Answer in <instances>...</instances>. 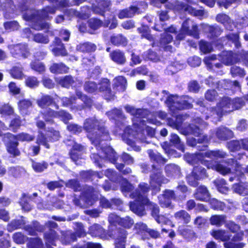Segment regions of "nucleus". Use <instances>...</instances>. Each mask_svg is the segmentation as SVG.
I'll use <instances>...</instances> for the list:
<instances>
[{
	"label": "nucleus",
	"mask_w": 248,
	"mask_h": 248,
	"mask_svg": "<svg viewBox=\"0 0 248 248\" xmlns=\"http://www.w3.org/2000/svg\"><path fill=\"white\" fill-rule=\"evenodd\" d=\"M98 86V91L105 92V96L106 99L111 100L113 98L114 95L111 93L109 88V82L108 79H103Z\"/></svg>",
	"instance_id": "nucleus-23"
},
{
	"label": "nucleus",
	"mask_w": 248,
	"mask_h": 248,
	"mask_svg": "<svg viewBox=\"0 0 248 248\" xmlns=\"http://www.w3.org/2000/svg\"><path fill=\"white\" fill-rule=\"evenodd\" d=\"M105 175L110 180L113 182H117L121 178L119 177L116 172L112 170L108 169L105 171Z\"/></svg>",
	"instance_id": "nucleus-64"
},
{
	"label": "nucleus",
	"mask_w": 248,
	"mask_h": 248,
	"mask_svg": "<svg viewBox=\"0 0 248 248\" xmlns=\"http://www.w3.org/2000/svg\"><path fill=\"white\" fill-rule=\"evenodd\" d=\"M43 118L46 122L52 123V118L59 117L65 123L72 119V116L69 113L61 110L59 111H55L51 108L47 109L44 112L42 113Z\"/></svg>",
	"instance_id": "nucleus-13"
},
{
	"label": "nucleus",
	"mask_w": 248,
	"mask_h": 248,
	"mask_svg": "<svg viewBox=\"0 0 248 248\" xmlns=\"http://www.w3.org/2000/svg\"><path fill=\"white\" fill-rule=\"evenodd\" d=\"M170 141L175 144L179 150L183 152L184 151V145L181 143L180 139L177 135L172 134L171 135Z\"/></svg>",
	"instance_id": "nucleus-61"
},
{
	"label": "nucleus",
	"mask_w": 248,
	"mask_h": 248,
	"mask_svg": "<svg viewBox=\"0 0 248 248\" xmlns=\"http://www.w3.org/2000/svg\"><path fill=\"white\" fill-rule=\"evenodd\" d=\"M57 82L63 87L69 88L74 83V79L71 76H66L56 79Z\"/></svg>",
	"instance_id": "nucleus-43"
},
{
	"label": "nucleus",
	"mask_w": 248,
	"mask_h": 248,
	"mask_svg": "<svg viewBox=\"0 0 248 248\" xmlns=\"http://www.w3.org/2000/svg\"><path fill=\"white\" fill-rule=\"evenodd\" d=\"M210 194L204 186H200L197 189V191L194 195L195 198L200 201L207 202L209 200Z\"/></svg>",
	"instance_id": "nucleus-28"
},
{
	"label": "nucleus",
	"mask_w": 248,
	"mask_h": 248,
	"mask_svg": "<svg viewBox=\"0 0 248 248\" xmlns=\"http://www.w3.org/2000/svg\"><path fill=\"white\" fill-rule=\"evenodd\" d=\"M228 148L232 152L242 148L241 140H232L228 143Z\"/></svg>",
	"instance_id": "nucleus-62"
},
{
	"label": "nucleus",
	"mask_w": 248,
	"mask_h": 248,
	"mask_svg": "<svg viewBox=\"0 0 248 248\" xmlns=\"http://www.w3.org/2000/svg\"><path fill=\"white\" fill-rule=\"evenodd\" d=\"M193 174L196 175L199 179L203 178L207 176L206 170L202 167L196 166L193 170Z\"/></svg>",
	"instance_id": "nucleus-56"
},
{
	"label": "nucleus",
	"mask_w": 248,
	"mask_h": 248,
	"mask_svg": "<svg viewBox=\"0 0 248 248\" xmlns=\"http://www.w3.org/2000/svg\"><path fill=\"white\" fill-rule=\"evenodd\" d=\"M168 124L170 126L177 129L184 135L190 134L197 137L202 135V130L201 128L205 125V123L200 124L199 126L194 124H190L186 129H184L182 127V120L181 116L180 115L177 117L175 121L169 120Z\"/></svg>",
	"instance_id": "nucleus-6"
},
{
	"label": "nucleus",
	"mask_w": 248,
	"mask_h": 248,
	"mask_svg": "<svg viewBox=\"0 0 248 248\" xmlns=\"http://www.w3.org/2000/svg\"><path fill=\"white\" fill-rule=\"evenodd\" d=\"M134 186L126 179H123L121 183V191L123 194L127 196V194L133 190Z\"/></svg>",
	"instance_id": "nucleus-51"
},
{
	"label": "nucleus",
	"mask_w": 248,
	"mask_h": 248,
	"mask_svg": "<svg viewBox=\"0 0 248 248\" xmlns=\"http://www.w3.org/2000/svg\"><path fill=\"white\" fill-rule=\"evenodd\" d=\"M203 154V152L197 153L194 154H186L185 158L186 162L190 164L195 165L201 163L208 168L215 170L223 175L230 172L231 168L226 167L224 163V161L219 163L215 161L207 160L204 158Z\"/></svg>",
	"instance_id": "nucleus-4"
},
{
	"label": "nucleus",
	"mask_w": 248,
	"mask_h": 248,
	"mask_svg": "<svg viewBox=\"0 0 248 248\" xmlns=\"http://www.w3.org/2000/svg\"><path fill=\"white\" fill-rule=\"evenodd\" d=\"M165 171L169 177H177L180 175V168L175 164H169L166 166Z\"/></svg>",
	"instance_id": "nucleus-34"
},
{
	"label": "nucleus",
	"mask_w": 248,
	"mask_h": 248,
	"mask_svg": "<svg viewBox=\"0 0 248 248\" xmlns=\"http://www.w3.org/2000/svg\"><path fill=\"white\" fill-rule=\"evenodd\" d=\"M97 4L93 8L95 13L102 15L103 13L108 9L110 4L109 0H97Z\"/></svg>",
	"instance_id": "nucleus-30"
},
{
	"label": "nucleus",
	"mask_w": 248,
	"mask_h": 248,
	"mask_svg": "<svg viewBox=\"0 0 248 248\" xmlns=\"http://www.w3.org/2000/svg\"><path fill=\"white\" fill-rule=\"evenodd\" d=\"M186 35L192 36L197 39L199 38L198 26L189 19H186L183 23L176 38L177 40H182L184 39Z\"/></svg>",
	"instance_id": "nucleus-9"
},
{
	"label": "nucleus",
	"mask_w": 248,
	"mask_h": 248,
	"mask_svg": "<svg viewBox=\"0 0 248 248\" xmlns=\"http://www.w3.org/2000/svg\"><path fill=\"white\" fill-rule=\"evenodd\" d=\"M150 189L148 185L144 183H140L138 188L130 194L132 199H135L134 202L129 203L130 210L140 216L144 215V205L149 202L147 197V193Z\"/></svg>",
	"instance_id": "nucleus-3"
},
{
	"label": "nucleus",
	"mask_w": 248,
	"mask_h": 248,
	"mask_svg": "<svg viewBox=\"0 0 248 248\" xmlns=\"http://www.w3.org/2000/svg\"><path fill=\"white\" fill-rule=\"evenodd\" d=\"M37 105L41 108H46V109L43 112H41V115L42 113L44 112L47 109V107L52 104H54L56 109L59 108V106L57 105L54 101V98L48 95H45L42 96L41 98L38 99L37 101Z\"/></svg>",
	"instance_id": "nucleus-18"
},
{
	"label": "nucleus",
	"mask_w": 248,
	"mask_h": 248,
	"mask_svg": "<svg viewBox=\"0 0 248 248\" xmlns=\"http://www.w3.org/2000/svg\"><path fill=\"white\" fill-rule=\"evenodd\" d=\"M31 67L32 70L39 73H41L45 70L44 64L42 62L38 61L32 62L31 63Z\"/></svg>",
	"instance_id": "nucleus-60"
},
{
	"label": "nucleus",
	"mask_w": 248,
	"mask_h": 248,
	"mask_svg": "<svg viewBox=\"0 0 248 248\" xmlns=\"http://www.w3.org/2000/svg\"><path fill=\"white\" fill-rule=\"evenodd\" d=\"M55 9L52 7H46L42 11L30 9L23 15V18L27 21L32 22V28L35 30L47 29L49 28L48 23L44 22L43 19L49 17V14H54Z\"/></svg>",
	"instance_id": "nucleus-2"
},
{
	"label": "nucleus",
	"mask_w": 248,
	"mask_h": 248,
	"mask_svg": "<svg viewBox=\"0 0 248 248\" xmlns=\"http://www.w3.org/2000/svg\"><path fill=\"white\" fill-rule=\"evenodd\" d=\"M217 21L223 24L226 29L232 30L234 24L232 22L230 17L225 14H218L216 17Z\"/></svg>",
	"instance_id": "nucleus-31"
},
{
	"label": "nucleus",
	"mask_w": 248,
	"mask_h": 248,
	"mask_svg": "<svg viewBox=\"0 0 248 248\" xmlns=\"http://www.w3.org/2000/svg\"><path fill=\"white\" fill-rule=\"evenodd\" d=\"M15 140V136L10 133L3 135V140L6 143L7 151L14 156H18L20 154V152L17 148L18 143L14 141Z\"/></svg>",
	"instance_id": "nucleus-14"
},
{
	"label": "nucleus",
	"mask_w": 248,
	"mask_h": 248,
	"mask_svg": "<svg viewBox=\"0 0 248 248\" xmlns=\"http://www.w3.org/2000/svg\"><path fill=\"white\" fill-rule=\"evenodd\" d=\"M107 114L111 119L123 118L124 117L122 111L117 108L113 109L112 110L108 112Z\"/></svg>",
	"instance_id": "nucleus-54"
},
{
	"label": "nucleus",
	"mask_w": 248,
	"mask_h": 248,
	"mask_svg": "<svg viewBox=\"0 0 248 248\" xmlns=\"http://www.w3.org/2000/svg\"><path fill=\"white\" fill-rule=\"evenodd\" d=\"M124 109L127 113L137 117H145L148 114V111L147 109L137 108L135 107L129 105H125Z\"/></svg>",
	"instance_id": "nucleus-22"
},
{
	"label": "nucleus",
	"mask_w": 248,
	"mask_h": 248,
	"mask_svg": "<svg viewBox=\"0 0 248 248\" xmlns=\"http://www.w3.org/2000/svg\"><path fill=\"white\" fill-rule=\"evenodd\" d=\"M13 238L17 244H24L28 240V237L24 235L21 232H16L13 234Z\"/></svg>",
	"instance_id": "nucleus-59"
},
{
	"label": "nucleus",
	"mask_w": 248,
	"mask_h": 248,
	"mask_svg": "<svg viewBox=\"0 0 248 248\" xmlns=\"http://www.w3.org/2000/svg\"><path fill=\"white\" fill-rule=\"evenodd\" d=\"M233 189L235 192L242 195L248 194V183L242 182L241 181L233 186Z\"/></svg>",
	"instance_id": "nucleus-33"
},
{
	"label": "nucleus",
	"mask_w": 248,
	"mask_h": 248,
	"mask_svg": "<svg viewBox=\"0 0 248 248\" xmlns=\"http://www.w3.org/2000/svg\"><path fill=\"white\" fill-rule=\"evenodd\" d=\"M61 101L62 103V106L64 107L71 106V109L72 110H81L84 108V105H78L76 106L73 105L76 103V97L75 96H71L70 98L67 97H63L61 98Z\"/></svg>",
	"instance_id": "nucleus-26"
},
{
	"label": "nucleus",
	"mask_w": 248,
	"mask_h": 248,
	"mask_svg": "<svg viewBox=\"0 0 248 248\" xmlns=\"http://www.w3.org/2000/svg\"><path fill=\"white\" fill-rule=\"evenodd\" d=\"M218 191L223 194H226L229 190L228 187L226 186V182L223 179H217L214 181Z\"/></svg>",
	"instance_id": "nucleus-47"
},
{
	"label": "nucleus",
	"mask_w": 248,
	"mask_h": 248,
	"mask_svg": "<svg viewBox=\"0 0 248 248\" xmlns=\"http://www.w3.org/2000/svg\"><path fill=\"white\" fill-rule=\"evenodd\" d=\"M158 0L161 3H164L165 2L168 1V4L166 5V6L167 8L170 9H172L176 11L184 10L195 16H199L202 15V11L196 10L191 6L181 3L176 0Z\"/></svg>",
	"instance_id": "nucleus-11"
},
{
	"label": "nucleus",
	"mask_w": 248,
	"mask_h": 248,
	"mask_svg": "<svg viewBox=\"0 0 248 248\" xmlns=\"http://www.w3.org/2000/svg\"><path fill=\"white\" fill-rule=\"evenodd\" d=\"M115 248H125L126 231L124 229L118 230L115 232Z\"/></svg>",
	"instance_id": "nucleus-19"
},
{
	"label": "nucleus",
	"mask_w": 248,
	"mask_h": 248,
	"mask_svg": "<svg viewBox=\"0 0 248 248\" xmlns=\"http://www.w3.org/2000/svg\"><path fill=\"white\" fill-rule=\"evenodd\" d=\"M29 248H43V244L42 240L38 238H34L31 239L28 244Z\"/></svg>",
	"instance_id": "nucleus-63"
},
{
	"label": "nucleus",
	"mask_w": 248,
	"mask_h": 248,
	"mask_svg": "<svg viewBox=\"0 0 248 248\" xmlns=\"http://www.w3.org/2000/svg\"><path fill=\"white\" fill-rule=\"evenodd\" d=\"M211 234L216 239L225 242L230 240L231 237V235L228 232L222 230H213L211 232Z\"/></svg>",
	"instance_id": "nucleus-27"
},
{
	"label": "nucleus",
	"mask_w": 248,
	"mask_h": 248,
	"mask_svg": "<svg viewBox=\"0 0 248 248\" xmlns=\"http://www.w3.org/2000/svg\"><path fill=\"white\" fill-rule=\"evenodd\" d=\"M167 182L168 180L163 176L160 172H158L151 176V186L155 189L156 192L160 191L159 186L161 183H166Z\"/></svg>",
	"instance_id": "nucleus-17"
},
{
	"label": "nucleus",
	"mask_w": 248,
	"mask_h": 248,
	"mask_svg": "<svg viewBox=\"0 0 248 248\" xmlns=\"http://www.w3.org/2000/svg\"><path fill=\"white\" fill-rule=\"evenodd\" d=\"M77 96L81 101H82L85 105L87 107H90L92 104V100L91 98L88 97L85 94H83L81 92L77 90L76 92Z\"/></svg>",
	"instance_id": "nucleus-57"
},
{
	"label": "nucleus",
	"mask_w": 248,
	"mask_h": 248,
	"mask_svg": "<svg viewBox=\"0 0 248 248\" xmlns=\"http://www.w3.org/2000/svg\"><path fill=\"white\" fill-rule=\"evenodd\" d=\"M53 45L55 47L52 49V51L55 56H66L67 54V51L65 48L63 44L62 43L60 38L56 37L53 42Z\"/></svg>",
	"instance_id": "nucleus-20"
},
{
	"label": "nucleus",
	"mask_w": 248,
	"mask_h": 248,
	"mask_svg": "<svg viewBox=\"0 0 248 248\" xmlns=\"http://www.w3.org/2000/svg\"><path fill=\"white\" fill-rule=\"evenodd\" d=\"M225 165L226 167H230L231 170L233 168L237 176L230 177L229 180L231 182H232L235 179L237 178V180L240 179H243L244 177V173H248V165L246 168H243L240 164L237 163V161L234 159L230 158L224 161ZM231 172L230 171V173ZM229 174V173H228Z\"/></svg>",
	"instance_id": "nucleus-12"
},
{
	"label": "nucleus",
	"mask_w": 248,
	"mask_h": 248,
	"mask_svg": "<svg viewBox=\"0 0 248 248\" xmlns=\"http://www.w3.org/2000/svg\"><path fill=\"white\" fill-rule=\"evenodd\" d=\"M98 198V192L93 187L86 186L83 188L81 199L85 202V205H82L78 200H75L74 203L80 207L88 206L93 205Z\"/></svg>",
	"instance_id": "nucleus-10"
},
{
	"label": "nucleus",
	"mask_w": 248,
	"mask_h": 248,
	"mask_svg": "<svg viewBox=\"0 0 248 248\" xmlns=\"http://www.w3.org/2000/svg\"><path fill=\"white\" fill-rule=\"evenodd\" d=\"M102 152L104 154V157L108 159L111 162L115 163L116 161V153L113 149L108 146L105 148H101Z\"/></svg>",
	"instance_id": "nucleus-36"
},
{
	"label": "nucleus",
	"mask_w": 248,
	"mask_h": 248,
	"mask_svg": "<svg viewBox=\"0 0 248 248\" xmlns=\"http://www.w3.org/2000/svg\"><path fill=\"white\" fill-rule=\"evenodd\" d=\"M76 49L82 52H90L95 50L96 46L92 43L86 42L78 45Z\"/></svg>",
	"instance_id": "nucleus-40"
},
{
	"label": "nucleus",
	"mask_w": 248,
	"mask_h": 248,
	"mask_svg": "<svg viewBox=\"0 0 248 248\" xmlns=\"http://www.w3.org/2000/svg\"><path fill=\"white\" fill-rule=\"evenodd\" d=\"M244 105L245 102L242 98L237 97L232 99L225 97L217 105L213 114L216 113L218 117L220 118L223 115L241 108Z\"/></svg>",
	"instance_id": "nucleus-5"
},
{
	"label": "nucleus",
	"mask_w": 248,
	"mask_h": 248,
	"mask_svg": "<svg viewBox=\"0 0 248 248\" xmlns=\"http://www.w3.org/2000/svg\"><path fill=\"white\" fill-rule=\"evenodd\" d=\"M32 167L33 169L37 172H42L47 167V164L44 162H37L32 161Z\"/></svg>",
	"instance_id": "nucleus-58"
},
{
	"label": "nucleus",
	"mask_w": 248,
	"mask_h": 248,
	"mask_svg": "<svg viewBox=\"0 0 248 248\" xmlns=\"http://www.w3.org/2000/svg\"><path fill=\"white\" fill-rule=\"evenodd\" d=\"M18 106L21 113L26 114L28 109L32 106V103L29 100L23 99L19 101Z\"/></svg>",
	"instance_id": "nucleus-46"
},
{
	"label": "nucleus",
	"mask_w": 248,
	"mask_h": 248,
	"mask_svg": "<svg viewBox=\"0 0 248 248\" xmlns=\"http://www.w3.org/2000/svg\"><path fill=\"white\" fill-rule=\"evenodd\" d=\"M216 59V55H212L211 56L206 57L204 60L203 62L205 63V64L207 65V66L209 68H212L213 67V64L215 65V66L217 68H220L222 66V64L220 63H213L212 61Z\"/></svg>",
	"instance_id": "nucleus-55"
},
{
	"label": "nucleus",
	"mask_w": 248,
	"mask_h": 248,
	"mask_svg": "<svg viewBox=\"0 0 248 248\" xmlns=\"http://www.w3.org/2000/svg\"><path fill=\"white\" fill-rule=\"evenodd\" d=\"M110 40L111 43L115 46L125 45L127 42L126 39L121 34L112 36Z\"/></svg>",
	"instance_id": "nucleus-48"
},
{
	"label": "nucleus",
	"mask_w": 248,
	"mask_h": 248,
	"mask_svg": "<svg viewBox=\"0 0 248 248\" xmlns=\"http://www.w3.org/2000/svg\"><path fill=\"white\" fill-rule=\"evenodd\" d=\"M83 150V147L78 144H75L71 152L70 153L71 159L75 162L79 159L81 158V152Z\"/></svg>",
	"instance_id": "nucleus-32"
},
{
	"label": "nucleus",
	"mask_w": 248,
	"mask_h": 248,
	"mask_svg": "<svg viewBox=\"0 0 248 248\" xmlns=\"http://www.w3.org/2000/svg\"><path fill=\"white\" fill-rule=\"evenodd\" d=\"M159 203L161 207L165 208H173L171 200L175 199V195L173 191L166 190L163 193L158 197Z\"/></svg>",
	"instance_id": "nucleus-15"
},
{
	"label": "nucleus",
	"mask_w": 248,
	"mask_h": 248,
	"mask_svg": "<svg viewBox=\"0 0 248 248\" xmlns=\"http://www.w3.org/2000/svg\"><path fill=\"white\" fill-rule=\"evenodd\" d=\"M222 61L226 65H230L236 62V60L233 53L229 51L223 53Z\"/></svg>",
	"instance_id": "nucleus-42"
},
{
	"label": "nucleus",
	"mask_w": 248,
	"mask_h": 248,
	"mask_svg": "<svg viewBox=\"0 0 248 248\" xmlns=\"http://www.w3.org/2000/svg\"><path fill=\"white\" fill-rule=\"evenodd\" d=\"M8 48L11 54L15 58L22 57L26 58L30 55L27 46L25 44L10 45L8 46Z\"/></svg>",
	"instance_id": "nucleus-16"
},
{
	"label": "nucleus",
	"mask_w": 248,
	"mask_h": 248,
	"mask_svg": "<svg viewBox=\"0 0 248 248\" xmlns=\"http://www.w3.org/2000/svg\"><path fill=\"white\" fill-rule=\"evenodd\" d=\"M226 218V217L224 215H214L211 217L210 221L212 225L220 227L225 223Z\"/></svg>",
	"instance_id": "nucleus-45"
},
{
	"label": "nucleus",
	"mask_w": 248,
	"mask_h": 248,
	"mask_svg": "<svg viewBox=\"0 0 248 248\" xmlns=\"http://www.w3.org/2000/svg\"><path fill=\"white\" fill-rule=\"evenodd\" d=\"M209 201L211 207L216 210H224L225 209V204L223 202L218 201L215 198L210 199Z\"/></svg>",
	"instance_id": "nucleus-49"
},
{
	"label": "nucleus",
	"mask_w": 248,
	"mask_h": 248,
	"mask_svg": "<svg viewBox=\"0 0 248 248\" xmlns=\"http://www.w3.org/2000/svg\"><path fill=\"white\" fill-rule=\"evenodd\" d=\"M243 235L241 233L235 234L231 241L225 242L224 246L226 248H243L245 244L243 243H236V242L241 241L242 239Z\"/></svg>",
	"instance_id": "nucleus-21"
},
{
	"label": "nucleus",
	"mask_w": 248,
	"mask_h": 248,
	"mask_svg": "<svg viewBox=\"0 0 248 248\" xmlns=\"http://www.w3.org/2000/svg\"><path fill=\"white\" fill-rule=\"evenodd\" d=\"M111 59L118 64H124L126 62V58L123 52L116 50L110 53Z\"/></svg>",
	"instance_id": "nucleus-29"
},
{
	"label": "nucleus",
	"mask_w": 248,
	"mask_h": 248,
	"mask_svg": "<svg viewBox=\"0 0 248 248\" xmlns=\"http://www.w3.org/2000/svg\"><path fill=\"white\" fill-rule=\"evenodd\" d=\"M174 217L176 220L183 221L184 223H188L191 219L190 215L185 210H181L174 214Z\"/></svg>",
	"instance_id": "nucleus-35"
},
{
	"label": "nucleus",
	"mask_w": 248,
	"mask_h": 248,
	"mask_svg": "<svg viewBox=\"0 0 248 248\" xmlns=\"http://www.w3.org/2000/svg\"><path fill=\"white\" fill-rule=\"evenodd\" d=\"M114 85L116 87H120V90L124 91L126 88L127 81L124 77L119 76L114 79Z\"/></svg>",
	"instance_id": "nucleus-50"
},
{
	"label": "nucleus",
	"mask_w": 248,
	"mask_h": 248,
	"mask_svg": "<svg viewBox=\"0 0 248 248\" xmlns=\"http://www.w3.org/2000/svg\"><path fill=\"white\" fill-rule=\"evenodd\" d=\"M89 233L93 237H102L104 235L105 231L100 225L94 224L90 227Z\"/></svg>",
	"instance_id": "nucleus-37"
},
{
	"label": "nucleus",
	"mask_w": 248,
	"mask_h": 248,
	"mask_svg": "<svg viewBox=\"0 0 248 248\" xmlns=\"http://www.w3.org/2000/svg\"><path fill=\"white\" fill-rule=\"evenodd\" d=\"M148 153L151 159L158 163L164 164L166 162V160L162 158L158 153H155L152 150H148Z\"/></svg>",
	"instance_id": "nucleus-52"
},
{
	"label": "nucleus",
	"mask_w": 248,
	"mask_h": 248,
	"mask_svg": "<svg viewBox=\"0 0 248 248\" xmlns=\"http://www.w3.org/2000/svg\"><path fill=\"white\" fill-rule=\"evenodd\" d=\"M84 129L88 133V137L97 150L101 141L110 140L108 131L103 125H99L98 121L95 119H86L84 124Z\"/></svg>",
	"instance_id": "nucleus-1"
},
{
	"label": "nucleus",
	"mask_w": 248,
	"mask_h": 248,
	"mask_svg": "<svg viewBox=\"0 0 248 248\" xmlns=\"http://www.w3.org/2000/svg\"><path fill=\"white\" fill-rule=\"evenodd\" d=\"M122 138L123 140L136 151H140V148L139 146L135 145V141H133L134 139H137V140H140L141 142L149 143L145 140L146 138L142 132L135 131L130 127H127L124 129Z\"/></svg>",
	"instance_id": "nucleus-7"
},
{
	"label": "nucleus",
	"mask_w": 248,
	"mask_h": 248,
	"mask_svg": "<svg viewBox=\"0 0 248 248\" xmlns=\"http://www.w3.org/2000/svg\"><path fill=\"white\" fill-rule=\"evenodd\" d=\"M204 158H208L214 160L226 158L227 154L222 150L208 151L203 152Z\"/></svg>",
	"instance_id": "nucleus-25"
},
{
	"label": "nucleus",
	"mask_w": 248,
	"mask_h": 248,
	"mask_svg": "<svg viewBox=\"0 0 248 248\" xmlns=\"http://www.w3.org/2000/svg\"><path fill=\"white\" fill-rule=\"evenodd\" d=\"M50 71L53 73H62L68 72V68L62 63H53L50 67Z\"/></svg>",
	"instance_id": "nucleus-44"
},
{
	"label": "nucleus",
	"mask_w": 248,
	"mask_h": 248,
	"mask_svg": "<svg viewBox=\"0 0 248 248\" xmlns=\"http://www.w3.org/2000/svg\"><path fill=\"white\" fill-rule=\"evenodd\" d=\"M138 8L135 6H132L128 9L123 10L118 14V17L123 19L132 17L137 12Z\"/></svg>",
	"instance_id": "nucleus-39"
},
{
	"label": "nucleus",
	"mask_w": 248,
	"mask_h": 248,
	"mask_svg": "<svg viewBox=\"0 0 248 248\" xmlns=\"http://www.w3.org/2000/svg\"><path fill=\"white\" fill-rule=\"evenodd\" d=\"M11 75L15 78L22 79L24 77L23 68L22 67L15 66L11 70Z\"/></svg>",
	"instance_id": "nucleus-53"
},
{
	"label": "nucleus",
	"mask_w": 248,
	"mask_h": 248,
	"mask_svg": "<svg viewBox=\"0 0 248 248\" xmlns=\"http://www.w3.org/2000/svg\"><path fill=\"white\" fill-rule=\"evenodd\" d=\"M215 136L220 140H227L233 136L232 132L226 127L218 128L215 132Z\"/></svg>",
	"instance_id": "nucleus-24"
},
{
	"label": "nucleus",
	"mask_w": 248,
	"mask_h": 248,
	"mask_svg": "<svg viewBox=\"0 0 248 248\" xmlns=\"http://www.w3.org/2000/svg\"><path fill=\"white\" fill-rule=\"evenodd\" d=\"M178 232L184 238L188 240L195 237V233L194 231L187 227H179L178 228Z\"/></svg>",
	"instance_id": "nucleus-41"
},
{
	"label": "nucleus",
	"mask_w": 248,
	"mask_h": 248,
	"mask_svg": "<svg viewBox=\"0 0 248 248\" xmlns=\"http://www.w3.org/2000/svg\"><path fill=\"white\" fill-rule=\"evenodd\" d=\"M190 99L187 96H178L176 95H171L167 98L165 103L170 110L174 111L175 110H181L189 108L191 107Z\"/></svg>",
	"instance_id": "nucleus-8"
},
{
	"label": "nucleus",
	"mask_w": 248,
	"mask_h": 248,
	"mask_svg": "<svg viewBox=\"0 0 248 248\" xmlns=\"http://www.w3.org/2000/svg\"><path fill=\"white\" fill-rule=\"evenodd\" d=\"M76 240V236L75 233L71 231H67L62 233L61 240L63 244L68 245Z\"/></svg>",
	"instance_id": "nucleus-38"
}]
</instances>
